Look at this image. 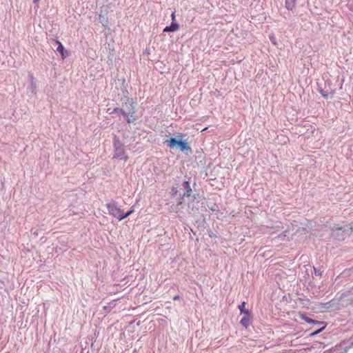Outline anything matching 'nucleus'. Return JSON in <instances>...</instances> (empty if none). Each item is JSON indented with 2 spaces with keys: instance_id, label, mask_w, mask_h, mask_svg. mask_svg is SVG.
I'll return each instance as SVG.
<instances>
[{
  "instance_id": "1",
  "label": "nucleus",
  "mask_w": 353,
  "mask_h": 353,
  "mask_svg": "<svg viewBox=\"0 0 353 353\" xmlns=\"http://www.w3.org/2000/svg\"><path fill=\"white\" fill-rule=\"evenodd\" d=\"M106 208L108 214L119 221L123 219V210L121 208L118 203L114 200L106 203Z\"/></svg>"
},
{
  "instance_id": "2",
  "label": "nucleus",
  "mask_w": 353,
  "mask_h": 353,
  "mask_svg": "<svg viewBox=\"0 0 353 353\" xmlns=\"http://www.w3.org/2000/svg\"><path fill=\"white\" fill-rule=\"evenodd\" d=\"M114 152L113 154L114 159H117L119 160H125L127 161L128 159V157L126 154L125 150L124 148L123 144L119 141L117 140L114 143Z\"/></svg>"
},
{
  "instance_id": "3",
  "label": "nucleus",
  "mask_w": 353,
  "mask_h": 353,
  "mask_svg": "<svg viewBox=\"0 0 353 353\" xmlns=\"http://www.w3.org/2000/svg\"><path fill=\"white\" fill-rule=\"evenodd\" d=\"M130 105L131 106L132 111H130L129 113H126L123 109H120L118 108H114L113 110V112L120 113L124 117H128V115L130 114V117L127 119V122L128 123H133L135 121V118L133 117L135 113V111L134 110V103L131 101L130 103Z\"/></svg>"
},
{
  "instance_id": "4",
  "label": "nucleus",
  "mask_w": 353,
  "mask_h": 353,
  "mask_svg": "<svg viewBox=\"0 0 353 353\" xmlns=\"http://www.w3.org/2000/svg\"><path fill=\"white\" fill-rule=\"evenodd\" d=\"M299 317L309 323L324 324L323 321H318L307 317L305 314L300 313Z\"/></svg>"
},
{
  "instance_id": "5",
  "label": "nucleus",
  "mask_w": 353,
  "mask_h": 353,
  "mask_svg": "<svg viewBox=\"0 0 353 353\" xmlns=\"http://www.w3.org/2000/svg\"><path fill=\"white\" fill-rule=\"evenodd\" d=\"M179 28V26L176 22H172L170 26H166L163 29V32H175Z\"/></svg>"
},
{
  "instance_id": "6",
  "label": "nucleus",
  "mask_w": 353,
  "mask_h": 353,
  "mask_svg": "<svg viewBox=\"0 0 353 353\" xmlns=\"http://www.w3.org/2000/svg\"><path fill=\"white\" fill-rule=\"evenodd\" d=\"M250 319H251L250 314L248 315L245 314V316L241 319L240 323L243 327L247 328L250 325Z\"/></svg>"
},
{
  "instance_id": "7",
  "label": "nucleus",
  "mask_w": 353,
  "mask_h": 353,
  "mask_svg": "<svg viewBox=\"0 0 353 353\" xmlns=\"http://www.w3.org/2000/svg\"><path fill=\"white\" fill-rule=\"evenodd\" d=\"M296 0H285V8L288 10H292L296 5Z\"/></svg>"
},
{
  "instance_id": "8",
  "label": "nucleus",
  "mask_w": 353,
  "mask_h": 353,
  "mask_svg": "<svg viewBox=\"0 0 353 353\" xmlns=\"http://www.w3.org/2000/svg\"><path fill=\"white\" fill-rule=\"evenodd\" d=\"M177 145H179L181 150L182 151L190 150V148L189 147L188 143L183 141H179Z\"/></svg>"
},
{
  "instance_id": "9",
  "label": "nucleus",
  "mask_w": 353,
  "mask_h": 353,
  "mask_svg": "<svg viewBox=\"0 0 353 353\" xmlns=\"http://www.w3.org/2000/svg\"><path fill=\"white\" fill-rule=\"evenodd\" d=\"M245 302H243L241 305H239V309L241 313H243L245 315H248L250 314V312H249V310L245 308Z\"/></svg>"
},
{
  "instance_id": "10",
  "label": "nucleus",
  "mask_w": 353,
  "mask_h": 353,
  "mask_svg": "<svg viewBox=\"0 0 353 353\" xmlns=\"http://www.w3.org/2000/svg\"><path fill=\"white\" fill-rule=\"evenodd\" d=\"M57 43L59 44L57 50L59 52H60L62 59H64L65 58L64 48L60 41H57Z\"/></svg>"
},
{
  "instance_id": "11",
  "label": "nucleus",
  "mask_w": 353,
  "mask_h": 353,
  "mask_svg": "<svg viewBox=\"0 0 353 353\" xmlns=\"http://www.w3.org/2000/svg\"><path fill=\"white\" fill-rule=\"evenodd\" d=\"M134 212V206H132L130 208V209L126 212H124V211H123V219L127 218L128 216H129L130 214H132L133 212Z\"/></svg>"
},
{
  "instance_id": "12",
  "label": "nucleus",
  "mask_w": 353,
  "mask_h": 353,
  "mask_svg": "<svg viewBox=\"0 0 353 353\" xmlns=\"http://www.w3.org/2000/svg\"><path fill=\"white\" fill-rule=\"evenodd\" d=\"M169 146L170 148H173L174 145H177L178 144V142L179 141H177L176 139L174 138H171L169 141Z\"/></svg>"
},
{
  "instance_id": "13",
  "label": "nucleus",
  "mask_w": 353,
  "mask_h": 353,
  "mask_svg": "<svg viewBox=\"0 0 353 353\" xmlns=\"http://www.w3.org/2000/svg\"><path fill=\"white\" fill-rule=\"evenodd\" d=\"M323 326L321 328H320V329H319V330H316V331H314V332H312V333L310 334V336H315V335H316L317 334L320 333L321 332H322V331L325 328V327H326V324H325V323H324V324H323Z\"/></svg>"
},
{
  "instance_id": "14",
  "label": "nucleus",
  "mask_w": 353,
  "mask_h": 353,
  "mask_svg": "<svg viewBox=\"0 0 353 353\" xmlns=\"http://www.w3.org/2000/svg\"><path fill=\"white\" fill-rule=\"evenodd\" d=\"M171 19H172V22H175L176 21V16H175V12H173L171 14Z\"/></svg>"
},
{
  "instance_id": "15",
  "label": "nucleus",
  "mask_w": 353,
  "mask_h": 353,
  "mask_svg": "<svg viewBox=\"0 0 353 353\" xmlns=\"http://www.w3.org/2000/svg\"><path fill=\"white\" fill-rule=\"evenodd\" d=\"M179 295H176L173 297V300L174 301H176V300H179Z\"/></svg>"
},
{
  "instance_id": "16",
  "label": "nucleus",
  "mask_w": 353,
  "mask_h": 353,
  "mask_svg": "<svg viewBox=\"0 0 353 353\" xmlns=\"http://www.w3.org/2000/svg\"><path fill=\"white\" fill-rule=\"evenodd\" d=\"M39 0H33V2L35 3H39Z\"/></svg>"
},
{
  "instance_id": "17",
  "label": "nucleus",
  "mask_w": 353,
  "mask_h": 353,
  "mask_svg": "<svg viewBox=\"0 0 353 353\" xmlns=\"http://www.w3.org/2000/svg\"><path fill=\"white\" fill-rule=\"evenodd\" d=\"M341 228H342L341 227H337V228H336V230H341Z\"/></svg>"
},
{
  "instance_id": "18",
  "label": "nucleus",
  "mask_w": 353,
  "mask_h": 353,
  "mask_svg": "<svg viewBox=\"0 0 353 353\" xmlns=\"http://www.w3.org/2000/svg\"><path fill=\"white\" fill-rule=\"evenodd\" d=\"M272 43H273L274 45H276V42H274V40H272Z\"/></svg>"
},
{
  "instance_id": "19",
  "label": "nucleus",
  "mask_w": 353,
  "mask_h": 353,
  "mask_svg": "<svg viewBox=\"0 0 353 353\" xmlns=\"http://www.w3.org/2000/svg\"><path fill=\"white\" fill-rule=\"evenodd\" d=\"M352 229H353V227H352Z\"/></svg>"
}]
</instances>
